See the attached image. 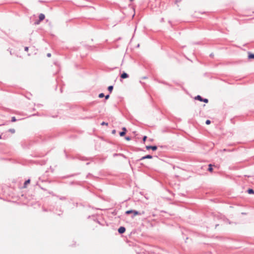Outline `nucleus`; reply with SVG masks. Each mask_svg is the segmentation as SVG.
Returning a JSON list of instances; mask_svg holds the SVG:
<instances>
[{
    "instance_id": "nucleus-1",
    "label": "nucleus",
    "mask_w": 254,
    "mask_h": 254,
    "mask_svg": "<svg viewBox=\"0 0 254 254\" xmlns=\"http://www.w3.org/2000/svg\"><path fill=\"white\" fill-rule=\"evenodd\" d=\"M131 213L133 214V216H132V218H133L134 216H135V215H140V213L138 211L134 210H127V211H126V214H129Z\"/></svg>"
},
{
    "instance_id": "nucleus-2",
    "label": "nucleus",
    "mask_w": 254,
    "mask_h": 254,
    "mask_svg": "<svg viewBox=\"0 0 254 254\" xmlns=\"http://www.w3.org/2000/svg\"><path fill=\"white\" fill-rule=\"evenodd\" d=\"M45 15L44 14L41 13L39 16V20L37 21H36L35 22V24H39L41 21L43 20L45 18Z\"/></svg>"
},
{
    "instance_id": "nucleus-3",
    "label": "nucleus",
    "mask_w": 254,
    "mask_h": 254,
    "mask_svg": "<svg viewBox=\"0 0 254 254\" xmlns=\"http://www.w3.org/2000/svg\"><path fill=\"white\" fill-rule=\"evenodd\" d=\"M146 148L147 150H149L150 149H152L153 150H156L157 148L156 146H146Z\"/></svg>"
},
{
    "instance_id": "nucleus-4",
    "label": "nucleus",
    "mask_w": 254,
    "mask_h": 254,
    "mask_svg": "<svg viewBox=\"0 0 254 254\" xmlns=\"http://www.w3.org/2000/svg\"><path fill=\"white\" fill-rule=\"evenodd\" d=\"M126 231V229L124 227H120L118 229V232L120 234L124 233Z\"/></svg>"
},
{
    "instance_id": "nucleus-5",
    "label": "nucleus",
    "mask_w": 254,
    "mask_h": 254,
    "mask_svg": "<svg viewBox=\"0 0 254 254\" xmlns=\"http://www.w3.org/2000/svg\"><path fill=\"white\" fill-rule=\"evenodd\" d=\"M151 158H152V156H151L150 155H147L142 157L140 159V160H142L145 159H151Z\"/></svg>"
},
{
    "instance_id": "nucleus-6",
    "label": "nucleus",
    "mask_w": 254,
    "mask_h": 254,
    "mask_svg": "<svg viewBox=\"0 0 254 254\" xmlns=\"http://www.w3.org/2000/svg\"><path fill=\"white\" fill-rule=\"evenodd\" d=\"M121 77L122 78H126L128 77V75L127 73L124 72L121 74Z\"/></svg>"
},
{
    "instance_id": "nucleus-7",
    "label": "nucleus",
    "mask_w": 254,
    "mask_h": 254,
    "mask_svg": "<svg viewBox=\"0 0 254 254\" xmlns=\"http://www.w3.org/2000/svg\"><path fill=\"white\" fill-rule=\"evenodd\" d=\"M195 99L202 102L203 98L200 95H197L195 97Z\"/></svg>"
},
{
    "instance_id": "nucleus-8",
    "label": "nucleus",
    "mask_w": 254,
    "mask_h": 254,
    "mask_svg": "<svg viewBox=\"0 0 254 254\" xmlns=\"http://www.w3.org/2000/svg\"><path fill=\"white\" fill-rule=\"evenodd\" d=\"M30 182V180L29 179V180H27V181H26L25 182L24 184V188H26V186H27V185L28 184H29Z\"/></svg>"
},
{
    "instance_id": "nucleus-9",
    "label": "nucleus",
    "mask_w": 254,
    "mask_h": 254,
    "mask_svg": "<svg viewBox=\"0 0 254 254\" xmlns=\"http://www.w3.org/2000/svg\"><path fill=\"white\" fill-rule=\"evenodd\" d=\"M248 192L250 194H254V190L251 189H249L248 190Z\"/></svg>"
},
{
    "instance_id": "nucleus-10",
    "label": "nucleus",
    "mask_w": 254,
    "mask_h": 254,
    "mask_svg": "<svg viewBox=\"0 0 254 254\" xmlns=\"http://www.w3.org/2000/svg\"><path fill=\"white\" fill-rule=\"evenodd\" d=\"M108 90L110 91V92H111L113 89V86H109L108 88Z\"/></svg>"
},
{
    "instance_id": "nucleus-11",
    "label": "nucleus",
    "mask_w": 254,
    "mask_h": 254,
    "mask_svg": "<svg viewBox=\"0 0 254 254\" xmlns=\"http://www.w3.org/2000/svg\"><path fill=\"white\" fill-rule=\"evenodd\" d=\"M249 59H254V54H250L249 55Z\"/></svg>"
},
{
    "instance_id": "nucleus-12",
    "label": "nucleus",
    "mask_w": 254,
    "mask_h": 254,
    "mask_svg": "<svg viewBox=\"0 0 254 254\" xmlns=\"http://www.w3.org/2000/svg\"><path fill=\"white\" fill-rule=\"evenodd\" d=\"M208 170L209 171L212 172V165L211 164H209V167H208Z\"/></svg>"
},
{
    "instance_id": "nucleus-13",
    "label": "nucleus",
    "mask_w": 254,
    "mask_h": 254,
    "mask_svg": "<svg viewBox=\"0 0 254 254\" xmlns=\"http://www.w3.org/2000/svg\"><path fill=\"white\" fill-rule=\"evenodd\" d=\"M125 133H126V132L123 131L120 132V136H123L125 134Z\"/></svg>"
},
{
    "instance_id": "nucleus-14",
    "label": "nucleus",
    "mask_w": 254,
    "mask_h": 254,
    "mask_svg": "<svg viewBox=\"0 0 254 254\" xmlns=\"http://www.w3.org/2000/svg\"><path fill=\"white\" fill-rule=\"evenodd\" d=\"M16 121V119L15 118V117H12V118H11V122H14Z\"/></svg>"
},
{
    "instance_id": "nucleus-15",
    "label": "nucleus",
    "mask_w": 254,
    "mask_h": 254,
    "mask_svg": "<svg viewBox=\"0 0 254 254\" xmlns=\"http://www.w3.org/2000/svg\"><path fill=\"white\" fill-rule=\"evenodd\" d=\"M104 96V94L103 93H100L99 95V98H102Z\"/></svg>"
},
{
    "instance_id": "nucleus-16",
    "label": "nucleus",
    "mask_w": 254,
    "mask_h": 254,
    "mask_svg": "<svg viewBox=\"0 0 254 254\" xmlns=\"http://www.w3.org/2000/svg\"><path fill=\"white\" fill-rule=\"evenodd\" d=\"M210 123H211V122L209 120H206V121L205 122L206 125H209L210 124Z\"/></svg>"
},
{
    "instance_id": "nucleus-17",
    "label": "nucleus",
    "mask_w": 254,
    "mask_h": 254,
    "mask_svg": "<svg viewBox=\"0 0 254 254\" xmlns=\"http://www.w3.org/2000/svg\"><path fill=\"white\" fill-rule=\"evenodd\" d=\"M202 102H204L205 103H207L208 102V100L207 99H203Z\"/></svg>"
},
{
    "instance_id": "nucleus-18",
    "label": "nucleus",
    "mask_w": 254,
    "mask_h": 254,
    "mask_svg": "<svg viewBox=\"0 0 254 254\" xmlns=\"http://www.w3.org/2000/svg\"><path fill=\"white\" fill-rule=\"evenodd\" d=\"M9 131H10L12 133L15 132V130L14 129H10Z\"/></svg>"
},
{
    "instance_id": "nucleus-19",
    "label": "nucleus",
    "mask_w": 254,
    "mask_h": 254,
    "mask_svg": "<svg viewBox=\"0 0 254 254\" xmlns=\"http://www.w3.org/2000/svg\"><path fill=\"white\" fill-rule=\"evenodd\" d=\"M101 125H108V123L103 122L101 123Z\"/></svg>"
},
{
    "instance_id": "nucleus-20",
    "label": "nucleus",
    "mask_w": 254,
    "mask_h": 254,
    "mask_svg": "<svg viewBox=\"0 0 254 254\" xmlns=\"http://www.w3.org/2000/svg\"><path fill=\"white\" fill-rule=\"evenodd\" d=\"M24 50H25V51H28V47H25V48H24Z\"/></svg>"
},
{
    "instance_id": "nucleus-21",
    "label": "nucleus",
    "mask_w": 254,
    "mask_h": 254,
    "mask_svg": "<svg viewBox=\"0 0 254 254\" xmlns=\"http://www.w3.org/2000/svg\"><path fill=\"white\" fill-rule=\"evenodd\" d=\"M109 98V95H107L105 96V99H108Z\"/></svg>"
},
{
    "instance_id": "nucleus-22",
    "label": "nucleus",
    "mask_w": 254,
    "mask_h": 254,
    "mask_svg": "<svg viewBox=\"0 0 254 254\" xmlns=\"http://www.w3.org/2000/svg\"><path fill=\"white\" fill-rule=\"evenodd\" d=\"M146 138H147V137H146V136H144L143 137V141H145V140H146Z\"/></svg>"
},
{
    "instance_id": "nucleus-23",
    "label": "nucleus",
    "mask_w": 254,
    "mask_h": 254,
    "mask_svg": "<svg viewBox=\"0 0 254 254\" xmlns=\"http://www.w3.org/2000/svg\"><path fill=\"white\" fill-rule=\"evenodd\" d=\"M126 139L127 140H129L130 139V138L129 137H128H128H126Z\"/></svg>"
},
{
    "instance_id": "nucleus-24",
    "label": "nucleus",
    "mask_w": 254,
    "mask_h": 254,
    "mask_svg": "<svg viewBox=\"0 0 254 254\" xmlns=\"http://www.w3.org/2000/svg\"><path fill=\"white\" fill-rule=\"evenodd\" d=\"M47 56H48V57H50L51 56V54L50 53H48V54H47Z\"/></svg>"
},
{
    "instance_id": "nucleus-25",
    "label": "nucleus",
    "mask_w": 254,
    "mask_h": 254,
    "mask_svg": "<svg viewBox=\"0 0 254 254\" xmlns=\"http://www.w3.org/2000/svg\"><path fill=\"white\" fill-rule=\"evenodd\" d=\"M123 130L124 131H125V132L126 131V128L125 127H123Z\"/></svg>"
},
{
    "instance_id": "nucleus-26",
    "label": "nucleus",
    "mask_w": 254,
    "mask_h": 254,
    "mask_svg": "<svg viewBox=\"0 0 254 254\" xmlns=\"http://www.w3.org/2000/svg\"><path fill=\"white\" fill-rule=\"evenodd\" d=\"M115 130H113V133H115Z\"/></svg>"
},
{
    "instance_id": "nucleus-27",
    "label": "nucleus",
    "mask_w": 254,
    "mask_h": 254,
    "mask_svg": "<svg viewBox=\"0 0 254 254\" xmlns=\"http://www.w3.org/2000/svg\"><path fill=\"white\" fill-rule=\"evenodd\" d=\"M1 135H0V139H1Z\"/></svg>"
}]
</instances>
